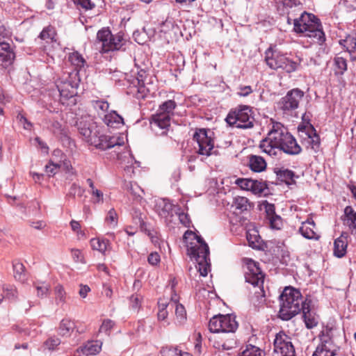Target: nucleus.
Segmentation results:
<instances>
[{
  "label": "nucleus",
  "instance_id": "f257e3e1",
  "mask_svg": "<svg viewBox=\"0 0 356 356\" xmlns=\"http://www.w3.org/2000/svg\"><path fill=\"white\" fill-rule=\"evenodd\" d=\"M261 150L270 156H276L281 152L289 155H298L302 148L296 139L280 122H273L266 137L261 140Z\"/></svg>",
  "mask_w": 356,
  "mask_h": 356
},
{
  "label": "nucleus",
  "instance_id": "f03ea898",
  "mask_svg": "<svg viewBox=\"0 0 356 356\" xmlns=\"http://www.w3.org/2000/svg\"><path fill=\"white\" fill-rule=\"evenodd\" d=\"M79 134L90 145L100 150H106L116 145H120L118 138L101 133V129L92 121H81L78 124Z\"/></svg>",
  "mask_w": 356,
  "mask_h": 356
},
{
  "label": "nucleus",
  "instance_id": "7ed1b4c3",
  "mask_svg": "<svg viewBox=\"0 0 356 356\" xmlns=\"http://www.w3.org/2000/svg\"><path fill=\"white\" fill-rule=\"evenodd\" d=\"M280 308L279 317L289 321L297 315L308 302L303 300L300 291L293 287L287 286L280 296Z\"/></svg>",
  "mask_w": 356,
  "mask_h": 356
},
{
  "label": "nucleus",
  "instance_id": "20e7f679",
  "mask_svg": "<svg viewBox=\"0 0 356 356\" xmlns=\"http://www.w3.org/2000/svg\"><path fill=\"white\" fill-rule=\"evenodd\" d=\"M293 30L318 44H322L325 40L320 20L312 13L304 12L299 18L294 19Z\"/></svg>",
  "mask_w": 356,
  "mask_h": 356
},
{
  "label": "nucleus",
  "instance_id": "39448f33",
  "mask_svg": "<svg viewBox=\"0 0 356 356\" xmlns=\"http://www.w3.org/2000/svg\"><path fill=\"white\" fill-rule=\"evenodd\" d=\"M188 254L196 263V270L202 277H206L210 270L209 248L203 238L197 237V243H191L187 248Z\"/></svg>",
  "mask_w": 356,
  "mask_h": 356
},
{
  "label": "nucleus",
  "instance_id": "423d86ee",
  "mask_svg": "<svg viewBox=\"0 0 356 356\" xmlns=\"http://www.w3.org/2000/svg\"><path fill=\"white\" fill-rule=\"evenodd\" d=\"M334 329L325 327L320 332L318 337L320 343L316 348L312 356H336L339 346L334 339Z\"/></svg>",
  "mask_w": 356,
  "mask_h": 356
},
{
  "label": "nucleus",
  "instance_id": "0eeeda50",
  "mask_svg": "<svg viewBox=\"0 0 356 356\" xmlns=\"http://www.w3.org/2000/svg\"><path fill=\"white\" fill-rule=\"evenodd\" d=\"M225 120L229 125L240 129H248L254 126L252 111L248 106H240L231 110Z\"/></svg>",
  "mask_w": 356,
  "mask_h": 356
},
{
  "label": "nucleus",
  "instance_id": "6e6552de",
  "mask_svg": "<svg viewBox=\"0 0 356 356\" xmlns=\"http://www.w3.org/2000/svg\"><path fill=\"white\" fill-rule=\"evenodd\" d=\"M265 60L270 68L275 70L282 69L288 73L296 71L300 63V58L298 62L291 60L286 55L270 50L266 52Z\"/></svg>",
  "mask_w": 356,
  "mask_h": 356
},
{
  "label": "nucleus",
  "instance_id": "1a4fd4ad",
  "mask_svg": "<svg viewBox=\"0 0 356 356\" xmlns=\"http://www.w3.org/2000/svg\"><path fill=\"white\" fill-rule=\"evenodd\" d=\"M97 40L101 43L102 53L120 50L124 45L123 34L113 35L108 29H102L97 32Z\"/></svg>",
  "mask_w": 356,
  "mask_h": 356
},
{
  "label": "nucleus",
  "instance_id": "9d476101",
  "mask_svg": "<svg viewBox=\"0 0 356 356\" xmlns=\"http://www.w3.org/2000/svg\"><path fill=\"white\" fill-rule=\"evenodd\" d=\"M237 328L235 316L231 314L214 316L209 322V330L213 333H234Z\"/></svg>",
  "mask_w": 356,
  "mask_h": 356
},
{
  "label": "nucleus",
  "instance_id": "9b49d317",
  "mask_svg": "<svg viewBox=\"0 0 356 356\" xmlns=\"http://www.w3.org/2000/svg\"><path fill=\"white\" fill-rule=\"evenodd\" d=\"M177 106L173 100H168L161 104L156 114L152 116V124L161 129H168L170 125L171 115Z\"/></svg>",
  "mask_w": 356,
  "mask_h": 356
},
{
  "label": "nucleus",
  "instance_id": "f8f14e48",
  "mask_svg": "<svg viewBox=\"0 0 356 356\" xmlns=\"http://www.w3.org/2000/svg\"><path fill=\"white\" fill-rule=\"evenodd\" d=\"M213 133L205 129H197L194 135L193 140L197 142V153L200 155L209 156L213 154L214 141L213 139Z\"/></svg>",
  "mask_w": 356,
  "mask_h": 356
},
{
  "label": "nucleus",
  "instance_id": "ddd939ff",
  "mask_svg": "<svg viewBox=\"0 0 356 356\" xmlns=\"http://www.w3.org/2000/svg\"><path fill=\"white\" fill-rule=\"evenodd\" d=\"M245 279L247 282L254 286H258L259 291H255L254 293L264 296L263 289L264 275L259 267L258 264L252 259H249L246 263Z\"/></svg>",
  "mask_w": 356,
  "mask_h": 356
},
{
  "label": "nucleus",
  "instance_id": "4468645a",
  "mask_svg": "<svg viewBox=\"0 0 356 356\" xmlns=\"http://www.w3.org/2000/svg\"><path fill=\"white\" fill-rule=\"evenodd\" d=\"M304 97V92L299 88H294L287 92L278 102V107L284 113L291 114L296 110Z\"/></svg>",
  "mask_w": 356,
  "mask_h": 356
},
{
  "label": "nucleus",
  "instance_id": "2eb2a0df",
  "mask_svg": "<svg viewBox=\"0 0 356 356\" xmlns=\"http://www.w3.org/2000/svg\"><path fill=\"white\" fill-rule=\"evenodd\" d=\"M300 136L306 148L314 153H317L321 150V140L316 131L312 125L305 126L298 128Z\"/></svg>",
  "mask_w": 356,
  "mask_h": 356
},
{
  "label": "nucleus",
  "instance_id": "dca6fc26",
  "mask_svg": "<svg viewBox=\"0 0 356 356\" xmlns=\"http://www.w3.org/2000/svg\"><path fill=\"white\" fill-rule=\"evenodd\" d=\"M274 354L275 356H296L291 339L282 332L277 333L275 336Z\"/></svg>",
  "mask_w": 356,
  "mask_h": 356
},
{
  "label": "nucleus",
  "instance_id": "f3484780",
  "mask_svg": "<svg viewBox=\"0 0 356 356\" xmlns=\"http://www.w3.org/2000/svg\"><path fill=\"white\" fill-rule=\"evenodd\" d=\"M137 97L145 98L150 92L154 90L152 76H149L146 71L140 70L136 76Z\"/></svg>",
  "mask_w": 356,
  "mask_h": 356
},
{
  "label": "nucleus",
  "instance_id": "a211bd4d",
  "mask_svg": "<svg viewBox=\"0 0 356 356\" xmlns=\"http://www.w3.org/2000/svg\"><path fill=\"white\" fill-rule=\"evenodd\" d=\"M155 209L159 216L168 223L173 220L175 213H177L176 206L168 199H159L156 201Z\"/></svg>",
  "mask_w": 356,
  "mask_h": 356
},
{
  "label": "nucleus",
  "instance_id": "6ab92c4d",
  "mask_svg": "<svg viewBox=\"0 0 356 356\" xmlns=\"http://www.w3.org/2000/svg\"><path fill=\"white\" fill-rule=\"evenodd\" d=\"M235 184L242 190L251 191L254 195L261 194L266 188L262 182L250 179L238 178L236 179Z\"/></svg>",
  "mask_w": 356,
  "mask_h": 356
},
{
  "label": "nucleus",
  "instance_id": "aec40b11",
  "mask_svg": "<svg viewBox=\"0 0 356 356\" xmlns=\"http://www.w3.org/2000/svg\"><path fill=\"white\" fill-rule=\"evenodd\" d=\"M118 159L128 177H131L134 174V169L139 167V162L134 159L129 151L119 154Z\"/></svg>",
  "mask_w": 356,
  "mask_h": 356
},
{
  "label": "nucleus",
  "instance_id": "412c9836",
  "mask_svg": "<svg viewBox=\"0 0 356 356\" xmlns=\"http://www.w3.org/2000/svg\"><path fill=\"white\" fill-rule=\"evenodd\" d=\"M15 55L7 42H0V65L6 67L10 65L15 59Z\"/></svg>",
  "mask_w": 356,
  "mask_h": 356
},
{
  "label": "nucleus",
  "instance_id": "4be33fe9",
  "mask_svg": "<svg viewBox=\"0 0 356 356\" xmlns=\"http://www.w3.org/2000/svg\"><path fill=\"white\" fill-rule=\"evenodd\" d=\"M315 226L314 221L312 218H309L302 223L299 232L305 238L318 240L320 236L314 232Z\"/></svg>",
  "mask_w": 356,
  "mask_h": 356
},
{
  "label": "nucleus",
  "instance_id": "5701e85b",
  "mask_svg": "<svg viewBox=\"0 0 356 356\" xmlns=\"http://www.w3.org/2000/svg\"><path fill=\"white\" fill-rule=\"evenodd\" d=\"M56 85L60 95L65 99L72 97L76 94V87L70 81H57Z\"/></svg>",
  "mask_w": 356,
  "mask_h": 356
},
{
  "label": "nucleus",
  "instance_id": "b1692460",
  "mask_svg": "<svg viewBox=\"0 0 356 356\" xmlns=\"http://www.w3.org/2000/svg\"><path fill=\"white\" fill-rule=\"evenodd\" d=\"M301 311L302 312V317L307 328L312 329L318 325V316L310 310L309 302L306 306H303V309Z\"/></svg>",
  "mask_w": 356,
  "mask_h": 356
},
{
  "label": "nucleus",
  "instance_id": "393cba45",
  "mask_svg": "<svg viewBox=\"0 0 356 356\" xmlns=\"http://www.w3.org/2000/svg\"><path fill=\"white\" fill-rule=\"evenodd\" d=\"M348 245L347 236L342 234L334 243V254L338 258L343 257L346 253Z\"/></svg>",
  "mask_w": 356,
  "mask_h": 356
},
{
  "label": "nucleus",
  "instance_id": "a878e982",
  "mask_svg": "<svg viewBox=\"0 0 356 356\" xmlns=\"http://www.w3.org/2000/svg\"><path fill=\"white\" fill-rule=\"evenodd\" d=\"M103 121L111 128H118L124 124L123 118L114 111L105 114Z\"/></svg>",
  "mask_w": 356,
  "mask_h": 356
},
{
  "label": "nucleus",
  "instance_id": "bb28decb",
  "mask_svg": "<svg viewBox=\"0 0 356 356\" xmlns=\"http://www.w3.org/2000/svg\"><path fill=\"white\" fill-rule=\"evenodd\" d=\"M102 342L100 341H88L84 346L80 348V351L86 355H95L102 350Z\"/></svg>",
  "mask_w": 356,
  "mask_h": 356
},
{
  "label": "nucleus",
  "instance_id": "cd10ccee",
  "mask_svg": "<svg viewBox=\"0 0 356 356\" xmlns=\"http://www.w3.org/2000/svg\"><path fill=\"white\" fill-rule=\"evenodd\" d=\"M232 208L234 209V213L236 214L242 213L250 208V204L248 198L237 196L234 199Z\"/></svg>",
  "mask_w": 356,
  "mask_h": 356
},
{
  "label": "nucleus",
  "instance_id": "c85d7f7f",
  "mask_svg": "<svg viewBox=\"0 0 356 356\" xmlns=\"http://www.w3.org/2000/svg\"><path fill=\"white\" fill-rule=\"evenodd\" d=\"M340 44L343 46L349 53L353 60L356 59V35H348L346 39L341 40Z\"/></svg>",
  "mask_w": 356,
  "mask_h": 356
},
{
  "label": "nucleus",
  "instance_id": "c756f323",
  "mask_svg": "<svg viewBox=\"0 0 356 356\" xmlns=\"http://www.w3.org/2000/svg\"><path fill=\"white\" fill-rule=\"evenodd\" d=\"M248 165L250 169L256 172H261L266 168V162L264 159L257 155L250 156Z\"/></svg>",
  "mask_w": 356,
  "mask_h": 356
},
{
  "label": "nucleus",
  "instance_id": "7c9ffc66",
  "mask_svg": "<svg viewBox=\"0 0 356 356\" xmlns=\"http://www.w3.org/2000/svg\"><path fill=\"white\" fill-rule=\"evenodd\" d=\"M344 213L346 223L352 232L356 234V212L351 207L348 206L345 208Z\"/></svg>",
  "mask_w": 356,
  "mask_h": 356
},
{
  "label": "nucleus",
  "instance_id": "2f4dec72",
  "mask_svg": "<svg viewBox=\"0 0 356 356\" xmlns=\"http://www.w3.org/2000/svg\"><path fill=\"white\" fill-rule=\"evenodd\" d=\"M92 250H97L102 254H105L109 246V241L107 239L100 238H93L90 241Z\"/></svg>",
  "mask_w": 356,
  "mask_h": 356
},
{
  "label": "nucleus",
  "instance_id": "473e14b6",
  "mask_svg": "<svg viewBox=\"0 0 356 356\" xmlns=\"http://www.w3.org/2000/svg\"><path fill=\"white\" fill-rule=\"evenodd\" d=\"M162 356H193L188 352L183 351L177 347L167 346L161 350Z\"/></svg>",
  "mask_w": 356,
  "mask_h": 356
},
{
  "label": "nucleus",
  "instance_id": "72a5a7b5",
  "mask_svg": "<svg viewBox=\"0 0 356 356\" xmlns=\"http://www.w3.org/2000/svg\"><path fill=\"white\" fill-rule=\"evenodd\" d=\"M75 328V323L69 319H63L59 326V333L62 336H70Z\"/></svg>",
  "mask_w": 356,
  "mask_h": 356
},
{
  "label": "nucleus",
  "instance_id": "f704fd0d",
  "mask_svg": "<svg viewBox=\"0 0 356 356\" xmlns=\"http://www.w3.org/2000/svg\"><path fill=\"white\" fill-rule=\"evenodd\" d=\"M236 344L234 337L229 338L226 340L219 339L218 340L215 339L213 341V346L216 349H222L229 350H231Z\"/></svg>",
  "mask_w": 356,
  "mask_h": 356
},
{
  "label": "nucleus",
  "instance_id": "c9c22d12",
  "mask_svg": "<svg viewBox=\"0 0 356 356\" xmlns=\"http://www.w3.org/2000/svg\"><path fill=\"white\" fill-rule=\"evenodd\" d=\"M33 286L37 291V296L40 298H44L50 291L49 284L42 282L36 281L33 282Z\"/></svg>",
  "mask_w": 356,
  "mask_h": 356
},
{
  "label": "nucleus",
  "instance_id": "e433bc0d",
  "mask_svg": "<svg viewBox=\"0 0 356 356\" xmlns=\"http://www.w3.org/2000/svg\"><path fill=\"white\" fill-rule=\"evenodd\" d=\"M39 37L42 40L51 42H56V33L54 27L49 26L45 27L40 33Z\"/></svg>",
  "mask_w": 356,
  "mask_h": 356
},
{
  "label": "nucleus",
  "instance_id": "4c0bfd02",
  "mask_svg": "<svg viewBox=\"0 0 356 356\" xmlns=\"http://www.w3.org/2000/svg\"><path fill=\"white\" fill-rule=\"evenodd\" d=\"M262 350L259 347L248 344L238 356H262Z\"/></svg>",
  "mask_w": 356,
  "mask_h": 356
},
{
  "label": "nucleus",
  "instance_id": "58836bf2",
  "mask_svg": "<svg viewBox=\"0 0 356 356\" xmlns=\"http://www.w3.org/2000/svg\"><path fill=\"white\" fill-rule=\"evenodd\" d=\"M69 60L76 68L83 67L86 63L83 56L77 51H74L69 55Z\"/></svg>",
  "mask_w": 356,
  "mask_h": 356
},
{
  "label": "nucleus",
  "instance_id": "ea45409f",
  "mask_svg": "<svg viewBox=\"0 0 356 356\" xmlns=\"http://www.w3.org/2000/svg\"><path fill=\"white\" fill-rule=\"evenodd\" d=\"M174 308H175L177 323L179 325L183 324L186 320V312L185 307L180 304L177 305Z\"/></svg>",
  "mask_w": 356,
  "mask_h": 356
},
{
  "label": "nucleus",
  "instance_id": "a19ab883",
  "mask_svg": "<svg viewBox=\"0 0 356 356\" xmlns=\"http://www.w3.org/2000/svg\"><path fill=\"white\" fill-rule=\"evenodd\" d=\"M92 104L99 115H104L109 107L108 103L106 101L102 99L92 101Z\"/></svg>",
  "mask_w": 356,
  "mask_h": 356
},
{
  "label": "nucleus",
  "instance_id": "79ce46f5",
  "mask_svg": "<svg viewBox=\"0 0 356 356\" xmlns=\"http://www.w3.org/2000/svg\"><path fill=\"white\" fill-rule=\"evenodd\" d=\"M13 270L15 279L20 282H24L26 280L24 275V266L20 262L15 263L13 264Z\"/></svg>",
  "mask_w": 356,
  "mask_h": 356
},
{
  "label": "nucleus",
  "instance_id": "37998d69",
  "mask_svg": "<svg viewBox=\"0 0 356 356\" xmlns=\"http://www.w3.org/2000/svg\"><path fill=\"white\" fill-rule=\"evenodd\" d=\"M118 216L114 209H111L106 215L105 222L111 228H115L118 225Z\"/></svg>",
  "mask_w": 356,
  "mask_h": 356
},
{
  "label": "nucleus",
  "instance_id": "c03bdc74",
  "mask_svg": "<svg viewBox=\"0 0 356 356\" xmlns=\"http://www.w3.org/2000/svg\"><path fill=\"white\" fill-rule=\"evenodd\" d=\"M56 302L57 305L64 303L65 302V292L61 285L55 287Z\"/></svg>",
  "mask_w": 356,
  "mask_h": 356
},
{
  "label": "nucleus",
  "instance_id": "a18cd8bd",
  "mask_svg": "<svg viewBox=\"0 0 356 356\" xmlns=\"http://www.w3.org/2000/svg\"><path fill=\"white\" fill-rule=\"evenodd\" d=\"M2 290L6 293V297L8 299H15L17 297V291L15 286L13 285L3 284Z\"/></svg>",
  "mask_w": 356,
  "mask_h": 356
},
{
  "label": "nucleus",
  "instance_id": "49530a36",
  "mask_svg": "<svg viewBox=\"0 0 356 356\" xmlns=\"http://www.w3.org/2000/svg\"><path fill=\"white\" fill-rule=\"evenodd\" d=\"M268 220L272 229H280L281 228L282 220L280 216L274 215L268 218Z\"/></svg>",
  "mask_w": 356,
  "mask_h": 356
},
{
  "label": "nucleus",
  "instance_id": "de8ad7c7",
  "mask_svg": "<svg viewBox=\"0 0 356 356\" xmlns=\"http://www.w3.org/2000/svg\"><path fill=\"white\" fill-rule=\"evenodd\" d=\"M47 127L54 134L62 133V124L58 120H49Z\"/></svg>",
  "mask_w": 356,
  "mask_h": 356
},
{
  "label": "nucleus",
  "instance_id": "09e8293b",
  "mask_svg": "<svg viewBox=\"0 0 356 356\" xmlns=\"http://www.w3.org/2000/svg\"><path fill=\"white\" fill-rule=\"evenodd\" d=\"M334 63L338 68V73L343 74L347 69V63L345 58L337 56L334 58Z\"/></svg>",
  "mask_w": 356,
  "mask_h": 356
},
{
  "label": "nucleus",
  "instance_id": "8fccbe9b",
  "mask_svg": "<svg viewBox=\"0 0 356 356\" xmlns=\"http://www.w3.org/2000/svg\"><path fill=\"white\" fill-rule=\"evenodd\" d=\"M115 323L110 319L104 320L102 325L100 326L99 332L109 334V332L113 327Z\"/></svg>",
  "mask_w": 356,
  "mask_h": 356
},
{
  "label": "nucleus",
  "instance_id": "3c124183",
  "mask_svg": "<svg viewBox=\"0 0 356 356\" xmlns=\"http://www.w3.org/2000/svg\"><path fill=\"white\" fill-rule=\"evenodd\" d=\"M259 237L257 234H252L250 233L247 234V240L249 243L250 246L253 248H257L259 246Z\"/></svg>",
  "mask_w": 356,
  "mask_h": 356
},
{
  "label": "nucleus",
  "instance_id": "603ef678",
  "mask_svg": "<svg viewBox=\"0 0 356 356\" xmlns=\"http://www.w3.org/2000/svg\"><path fill=\"white\" fill-rule=\"evenodd\" d=\"M175 27V23L172 19H166L161 24V31L167 33L172 30Z\"/></svg>",
  "mask_w": 356,
  "mask_h": 356
},
{
  "label": "nucleus",
  "instance_id": "864d4df0",
  "mask_svg": "<svg viewBox=\"0 0 356 356\" xmlns=\"http://www.w3.org/2000/svg\"><path fill=\"white\" fill-rule=\"evenodd\" d=\"M72 256L75 262L85 263L84 257L81 251L78 249L72 250Z\"/></svg>",
  "mask_w": 356,
  "mask_h": 356
},
{
  "label": "nucleus",
  "instance_id": "5fc2aeb1",
  "mask_svg": "<svg viewBox=\"0 0 356 356\" xmlns=\"http://www.w3.org/2000/svg\"><path fill=\"white\" fill-rule=\"evenodd\" d=\"M252 89L250 86H241L238 87L237 95L241 97H247L252 92Z\"/></svg>",
  "mask_w": 356,
  "mask_h": 356
},
{
  "label": "nucleus",
  "instance_id": "6e6d98bb",
  "mask_svg": "<svg viewBox=\"0 0 356 356\" xmlns=\"http://www.w3.org/2000/svg\"><path fill=\"white\" fill-rule=\"evenodd\" d=\"M90 193H91V195L93 197V202L94 203H99V202H103L104 194L101 191L96 189V190L90 191Z\"/></svg>",
  "mask_w": 356,
  "mask_h": 356
},
{
  "label": "nucleus",
  "instance_id": "4d7b16f0",
  "mask_svg": "<svg viewBox=\"0 0 356 356\" xmlns=\"http://www.w3.org/2000/svg\"><path fill=\"white\" fill-rule=\"evenodd\" d=\"M60 343V340L58 338H50L47 339L45 342V346L49 350H54L56 347H57Z\"/></svg>",
  "mask_w": 356,
  "mask_h": 356
},
{
  "label": "nucleus",
  "instance_id": "13d9d810",
  "mask_svg": "<svg viewBox=\"0 0 356 356\" xmlns=\"http://www.w3.org/2000/svg\"><path fill=\"white\" fill-rule=\"evenodd\" d=\"M76 192H80V196H82L85 192V190L79 185H77L76 184L74 183L72 184L70 187L68 195L74 197L75 195L76 194Z\"/></svg>",
  "mask_w": 356,
  "mask_h": 356
},
{
  "label": "nucleus",
  "instance_id": "bf43d9fd",
  "mask_svg": "<svg viewBox=\"0 0 356 356\" xmlns=\"http://www.w3.org/2000/svg\"><path fill=\"white\" fill-rule=\"evenodd\" d=\"M160 255L157 252H152L147 257L149 264L156 266L160 262Z\"/></svg>",
  "mask_w": 356,
  "mask_h": 356
},
{
  "label": "nucleus",
  "instance_id": "052dcab7",
  "mask_svg": "<svg viewBox=\"0 0 356 356\" xmlns=\"http://www.w3.org/2000/svg\"><path fill=\"white\" fill-rule=\"evenodd\" d=\"M74 2L86 10L92 9L95 6V3L91 0H74Z\"/></svg>",
  "mask_w": 356,
  "mask_h": 356
},
{
  "label": "nucleus",
  "instance_id": "680f3d73",
  "mask_svg": "<svg viewBox=\"0 0 356 356\" xmlns=\"http://www.w3.org/2000/svg\"><path fill=\"white\" fill-rule=\"evenodd\" d=\"M133 219L136 225L140 226V227H143L145 223L142 217V214L140 212L135 211L134 213L133 214Z\"/></svg>",
  "mask_w": 356,
  "mask_h": 356
},
{
  "label": "nucleus",
  "instance_id": "e2e57ef3",
  "mask_svg": "<svg viewBox=\"0 0 356 356\" xmlns=\"http://www.w3.org/2000/svg\"><path fill=\"white\" fill-rule=\"evenodd\" d=\"M17 118L19 120L20 123L23 124V127L25 129L30 130L32 128V123L30 121H29L26 117L21 114H19Z\"/></svg>",
  "mask_w": 356,
  "mask_h": 356
},
{
  "label": "nucleus",
  "instance_id": "0e129e2a",
  "mask_svg": "<svg viewBox=\"0 0 356 356\" xmlns=\"http://www.w3.org/2000/svg\"><path fill=\"white\" fill-rule=\"evenodd\" d=\"M130 302L131 308L137 310L140 304V298L138 295H133L130 298Z\"/></svg>",
  "mask_w": 356,
  "mask_h": 356
},
{
  "label": "nucleus",
  "instance_id": "69168bd1",
  "mask_svg": "<svg viewBox=\"0 0 356 356\" xmlns=\"http://www.w3.org/2000/svg\"><path fill=\"white\" fill-rule=\"evenodd\" d=\"M58 168L59 165L58 164L49 163L48 165H46L45 170L47 173L49 174V175H53L56 173V170Z\"/></svg>",
  "mask_w": 356,
  "mask_h": 356
},
{
  "label": "nucleus",
  "instance_id": "338daca9",
  "mask_svg": "<svg viewBox=\"0 0 356 356\" xmlns=\"http://www.w3.org/2000/svg\"><path fill=\"white\" fill-rule=\"evenodd\" d=\"M176 215H178L179 220L180 222L184 225L186 227L189 226L190 224V219L187 214L184 213H175Z\"/></svg>",
  "mask_w": 356,
  "mask_h": 356
},
{
  "label": "nucleus",
  "instance_id": "774afa93",
  "mask_svg": "<svg viewBox=\"0 0 356 356\" xmlns=\"http://www.w3.org/2000/svg\"><path fill=\"white\" fill-rule=\"evenodd\" d=\"M159 310H167L168 307L171 308V305L168 300L161 298L158 301Z\"/></svg>",
  "mask_w": 356,
  "mask_h": 356
}]
</instances>
